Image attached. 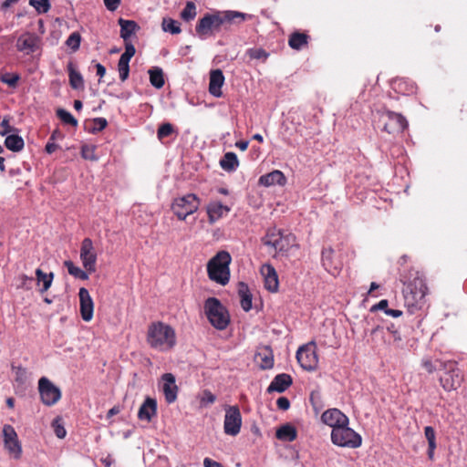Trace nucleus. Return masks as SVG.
I'll return each instance as SVG.
<instances>
[{"label": "nucleus", "mask_w": 467, "mask_h": 467, "mask_svg": "<svg viewBox=\"0 0 467 467\" xmlns=\"http://www.w3.org/2000/svg\"><path fill=\"white\" fill-rule=\"evenodd\" d=\"M147 341L153 348L168 350L175 345L174 330L161 322L153 323L149 327Z\"/></svg>", "instance_id": "nucleus-1"}, {"label": "nucleus", "mask_w": 467, "mask_h": 467, "mask_svg": "<svg viewBox=\"0 0 467 467\" xmlns=\"http://www.w3.org/2000/svg\"><path fill=\"white\" fill-rule=\"evenodd\" d=\"M231 260L228 252H219L207 265L209 278L222 285H226L230 278L229 265Z\"/></svg>", "instance_id": "nucleus-2"}, {"label": "nucleus", "mask_w": 467, "mask_h": 467, "mask_svg": "<svg viewBox=\"0 0 467 467\" xmlns=\"http://www.w3.org/2000/svg\"><path fill=\"white\" fill-rule=\"evenodd\" d=\"M204 312L210 323L217 329H224L229 323V316L215 297H209L204 304Z\"/></svg>", "instance_id": "nucleus-3"}, {"label": "nucleus", "mask_w": 467, "mask_h": 467, "mask_svg": "<svg viewBox=\"0 0 467 467\" xmlns=\"http://www.w3.org/2000/svg\"><path fill=\"white\" fill-rule=\"evenodd\" d=\"M296 237L291 234H285L281 230L271 229L263 238L265 245L272 247L275 252H286L295 245Z\"/></svg>", "instance_id": "nucleus-4"}, {"label": "nucleus", "mask_w": 467, "mask_h": 467, "mask_svg": "<svg viewBox=\"0 0 467 467\" xmlns=\"http://www.w3.org/2000/svg\"><path fill=\"white\" fill-rule=\"evenodd\" d=\"M426 293V284L423 278L420 276H416L412 281H410L403 290L405 302L409 306L420 307Z\"/></svg>", "instance_id": "nucleus-5"}, {"label": "nucleus", "mask_w": 467, "mask_h": 467, "mask_svg": "<svg viewBox=\"0 0 467 467\" xmlns=\"http://www.w3.org/2000/svg\"><path fill=\"white\" fill-rule=\"evenodd\" d=\"M331 441L340 447L358 448L361 445V437L348 424H343L331 431Z\"/></svg>", "instance_id": "nucleus-6"}, {"label": "nucleus", "mask_w": 467, "mask_h": 467, "mask_svg": "<svg viewBox=\"0 0 467 467\" xmlns=\"http://www.w3.org/2000/svg\"><path fill=\"white\" fill-rule=\"evenodd\" d=\"M199 201L194 194H187L173 201L171 210L180 220H185L198 210Z\"/></svg>", "instance_id": "nucleus-7"}, {"label": "nucleus", "mask_w": 467, "mask_h": 467, "mask_svg": "<svg viewBox=\"0 0 467 467\" xmlns=\"http://www.w3.org/2000/svg\"><path fill=\"white\" fill-rule=\"evenodd\" d=\"M200 38L205 39L213 32L222 30L218 10L205 14L198 22L195 27Z\"/></svg>", "instance_id": "nucleus-8"}, {"label": "nucleus", "mask_w": 467, "mask_h": 467, "mask_svg": "<svg viewBox=\"0 0 467 467\" xmlns=\"http://www.w3.org/2000/svg\"><path fill=\"white\" fill-rule=\"evenodd\" d=\"M38 391L42 402L47 406H53L61 398L59 388L55 386L47 378L42 377L38 381Z\"/></svg>", "instance_id": "nucleus-9"}, {"label": "nucleus", "mask_w": 467, "mask_h": 467, "mask_svg": "<svg viewBox=\"0 0 467 467\" xmlns=\"http://www.w3.org/2000/svg\"><path fill=\"white\" fill-rule=\"evenodd\" d=\"M296 359L304 369L308 371L316 369L318 358L316 352L315 342H310L300 347L296 352Z\"/></svg>", "instance_id": "nucleus-10"}, {"label": "nucleus", "mask_w": 467, "mask_h": 467, "mask_svg": "<svg viewBox=\"0 0 467 467\" xmlns=\"http://www.w3.org/2000/svg\"><path fill=\"white\" fill-rule=\"evenodd\" d=\"M242 416L237 406L225 407L223 430L227 435L236 436L241 430Z\"/></svg>", "instance_id": "nucleus-11"}, {"label": "nucleus", "mask_w": 467, "mask_h": 467, "mask_svg": "<svg viewBox=\"0 0 467 467\" xmlns=\"http://www.w3.org/2000/svg\"><path fill=\"white\" fill-rule=\"evenodd\" d=\"M381 120L383 121V130L389 134H399L408 127L406 119L401 114L393 111L384 113L381 116Z\"/></svg>", "instance_id": "nucleus-12"}, {"label": "nucleus", "mask_w": 467, "mask_h": 467, "mask_svg": "<svg viewBox=\"0 0 467 467\" xmlns=\"http://www.w3.org/2000/svg\"><path fill=\"white\" fill-rule=\"evenodd\" d=\"M445 371L440 376V381L445 390L456 389L461 386L462 376L455 364L449 362L444 365Z\"/></svg>", "instance_id": "nucleus-13"}, {"label": "nucleus", "mask_w": 467, "mask_h": 467, "mask_svg": "<svg viewBox=\"0 0 467 467\" xmlns=\"http://www.w3.org/2000/svg\"><path fill=\"white\" fill-rule=\"evenodd\" d=\"M3 437L5 448L7 450L10 456L15 459H19L22 454V449L17 439V434L11 425L6 424L4 426Z\"/></svg>", "instance_id": "nucleus-14"}, {"label": "nucleus", "mask_w": 467, "mask_h": 467, "mask_svg": "<svg viewBox=\"0 0 467 467\" xmlns=\"http://www.w3.org/2000/svg\"><path fill=\"white\" fill-rule=\"evenodd\" d=\"M80 259L87 272L93 273L96 270L97 254L91 239L85 238L80 248Z\"/></svg>", "instance_id": "nucleus-15"}, {"label": "nucleus", "mask_w": 467, "mask_h": 467, "mask_svg": "<svg viewBox=\"0 0 467 467\" xmlns=\"http://www.w3.org/2000/svg\"><path fill=\"white\" fill-rule=\"evenodd\" d=\"M218 13L221 21V27L224 30H230L233 26H239L250 17L248 14L234 10H218Z\"/></svg>", "instance_id": "nucleus-16"}, {"label": "nucleus", "mask_w": 467, "mask_h": 467, "mask_svg": "<svg viewBox=\"0 0 467 467\" xmlns=\"http://www.w3.org/2000/svg\"><path fill=\"white\" fill-rule=\"evenodd\" d=\"M161 389L168 403H172L176 400L178 387L173 374L165 373L161 376Z\"/></svg>", "instance_id": "nucleus-17"}, {"label": "nucleus", "mask_w": 467, "mask_h": 467, "mask_svg": "<svg viewBox=\"0 0 467 467\" xmlns=\"http://www.w3.org/2000/svg\"><path fill=\"white\" fill-rule=\"evenodd\" d=\"M321 420L323 423L330 426L332 430L348 423V417L337 409H330L324 411L321 415Z\"/></svg>", "instance_id": "nucleus-18"}, {"label": "nucleus", "mask_w": 467, "mask_h": 467, "mask_svg": "<svg viewBox=\"0 0 467 467\" xmlns=\"http://www.w3.org/2000/svg\"><path fill=\"white\" fill-rule=\"evenodd\" d=\"M80 314L85 321H90L93 317L94 304L88 289L82 287L78 292Z\"/></svg>", "instance_id": "nucleus-19"}, {"label": "nucleus", "mask_w": 467, "mask_h": 467, "mask_svg": "<svg viewBox=\"0 0 467 467\" xmlns=\"http://www.w3.org/2000/svg\"><path fill=\"white\" fill-rule=\"evenodd\" d=\"M261 275L265 280V286L270 292H276L279 285L275 269L271 265H264L261 267Z\"/></svg>", "instance_id": "nucleus-20"}, {"label": "nucleus", "mask_w": 467, "mask_h": 467, "mask_svg": "<svg viewBox=\"0 0 467 467\" xmlns=\"http://www.w3.org/2000/svg\"><path fill=\"white\" fill-rule=\"evenodd\" d=\"M322 264L325 269L333 275H337L342 266L341 262L334 258V250L331 247L323 249Z\"/></svg>", "instance_id": "nucleus-21"}, {"label": "nucleus", "mask_w": 467, "mask_h": 467, "mask_svg": "<svg viewBox=\"0 0 467 467\" xmlns=\"http://www.w3.org/2000/svg\"><path fill=\"white\" fill-rule=\"evenodd\" d=\"M224 83V76L221 69H214L210 72L209 92L216 97L222 96V87Z\"/></svg>", "instance_id": "nucleus-22"}, {"label": "nucleus", "mask_w": 467, "mask_h": 467, "mask_svg": "<svg viewBox=\"0 0 467 467\" xmlns=\"http://www.w3.org/2000/svg\"><path fill=\"white\" fill-rule=\"evenodd\" d=\"M291 384L292 378L290 375L285 373L278 374L274 378L273 381L268 386L267 392H284Z\"/></svg>", "instance_id": "nucleus-23"}, {"label": "nucleus", "mask_w": 467, "mask_h": 467, "mask_svg": "<svg viewBox=\"0 0 467 467\" xmlns=\"http://www.w3.org/2000/svg\"><path fill=\"white\" fill-rule=\"evenodd\" d=\"M54 279L52 272L46 273L41 269L36 270V286L40 294L45 293L51 286Z\"/></svg>", "instance_id": "nucleus-24"}, {"label": "nucleus", "mask_w": 467, "mask_h": 467, "mask_svg": "<svg viewBox=\"0 0 467 467\" xmlns=\"http://www.w3.org/2000/svg\"><path fill=\"white\" fill-rule=\"evenodd\" d=\"M156 400L151 398H147L139 410L138 417L140 420L150 421L156 414Z\"/></svg>", "instance_id": "nucleus-25"}, {"label": "nucleus", "mask_w": 467, "mask_h": 467, "mask_svg": "<svg viewBox=\"0 0 467 467\" xmlns=\"http://www.w3.org/2000/svg\"><path fill=\"white\" fill-rule=\"evenodd\" d=\"M259 183L266 187L275 184L284 185L285 183V177L282 171L275 170L267 174L262 175L259 178Z\"/></svg>", "instance_id": "nucleus-26"}, {"label": "nucleus", "mask_w": 467, "mask_h": 467, "mask_svg": "<svg viewBox=\"0 0 467 467\" xmlns=\"http://www.w3.org/2000/svg\"><path fill=\"white\" fill-rule=\"evenodd\" d=\"M230 208L219 202H212L207 206V213L211 223H214L223 216L226 215Z\"/></svg>", "instance_id": "nucleus-27"}, {"label": "nucleus", "mask_w": 467, "mask_h": 467, "mask_svg": "<svg viewBox=\"0 0 467 467\" xmlns=\"http://www.w3.org/2000/svg\"><path fill=\"white\" fill-rule=\"evenodd\" d=\"M119 25L120 26V36L123 38L125 44H127V42H130V36L140 28L135 21L125 20L123 18L119 19Z\"/></svg>", "instance_id": "nucleus-28"}, {"label": "nucleus", "mask_w": 467, "mask_h": 467, "mask_svg": "<svg viewBox=\"0 0 467 467\" xmlns=\"http://www.w3.org/2000/svg\"><path fill=\"white\" fill-rule=\"evenodd\" d=\"M220 165L226 171H234L239 165L236 154L234 152H226L221 159Z\"/></svg>", "instance_id": "nucleus-29"}, {"label": "nucleus", "mask_w": 467, "mask_h": 467, "mask_svg": "<svg viewBox=\"0 0 467 467\" xmlns=\"http://www.w3.org/2000/svg\"><path fill=\"white\" fill-rule=\"evenodd\" d=\"M276 438L284 441H293L296 439V430L289 424L283 425L276 431Z\"/></svg>", "instance_id": "nucleus-30"}, {"label": "nucleus", "mask_w": 467, "mask_h": 467, "mask_svg": "<svg viewBox=\"0 0 467 467\" xmlns=\"http://www.w3.org/2000/svg\"><path fill=\"white\" fill-rule=\"evenodd\" d=\"M238 294L241 297V306L244 311H249L252 308V296L249 293L248 286L240 283L238 287Z\"/></svg>", "instance_id": "nucleus-31"}, {"label": "nucleus", "mask_w": 467, "mask_h": 467, "mask_svg": "<svg viewBox=\"0 0 467 467\" xmlns=\"http://www.w3.org/2000/svg\"><path fill=\"white\" fill-rule=\"evenodd\" d=\"M307 35L300 32H295L290 36L288 44L291 48L300 50L304 46L307 44Z\"/></svg>", "instance_id": "nucleus-32"}, {"label": "nucleus", "mask_w": 467, "mask_h": 467, "mask_svg": "<svg viewBox=\"0 0 467 467\" xmlns=\"http://www.w3.org/2000/svg\"><path fill=\"white\" fill-rule=\"evenodd\" d=\"M69 75V84L72 88L79 89L84 88V80L79 72H78L71 63L67 66Z\"/></svg>", "instance_id": "nucleus-33"}, {"label": "nucleus", "mask_w": 467, "mask_h": 467, "mask_svg": "<svg viewBox=\"0 0 467 467\" xmlns=\"http://www.w3.org/2000/svg\"><path fill=\"white\" fill-rule=\"evenodd\" d=\"M150 75V84L156 88H161L164 85L163 71L161 67H154L148 71Z\"/></svg>", "instance_id": "nucleus-34"}, {"label": "nucleus", "mask_w": 467, "mask_h": 467, "mask_svg": "<svg viewBox=\"0 0 467 467\" xmlns=\"http://www.w3.org/2000/svg\"><path fill=\"white\" fill-rule=\"evenodd\" d=\"M5 145L12 151H19L24 147V140L18 135H8L5 138Z\"/></svg>", "instance_id": "nucleus-35"}, {"label": "nucleus", "mask_w": 467, "mask_h": 467, "mask_svg": "<svg viewBox=\"0 0 467 467\" xmlns=\"http://www.w3.org/2000/svg\"><path fill=\"white\" fill-rule=\"evenodd\" d=\"M64 265L67 267L69 275H73L74 277L81 280H87L88 278L87 272L74 265V264L71 261H65Z\"/></svg>", "instance_id": "nucleus-36"}, {"label": "nucleus", "mask_w": 467, "mask_h": 467, "mask_svg": "<svg viewBox=\"0 0 467 467\" xmlns=\"http://www.w3.org/2000/svg\"><path fill=\"white\" fill-rule=\"evenodd\" d=\"M162 30L172 35L181 33V27L178 21L171 18H163L161 23Z\"/></svg>", "instance_id": "nucleus-37"}, {"label": "nucleus", "mask_w": 467, "mask_h": 467, "mask_svg": "<svg viewBox=\"0 0 467 467\" xmlns=\"http://www.w3.org/2000/svg\"><path fill=\"white\" fill-rule=\"evenodd\" d=\"M196 5L193 2H187L185 7L181 13V17L184 21H191L196 16Z\"/></svg>", "instance_id": "nucleus-38"}, {"label": "nucleus", "mask_w": 467, "mask_h": 467, "mask_svg": "<svg viewBox=\"0 0 467 467\" xmlns=\"http://www.w3.org/2000/svg\"><path fill=\"white\" fill-rule=\"evenodd\" d=\"M57 116L65 124L72 125L74 127L78 125V120L72 116L70 112L64 109H57Z\"/></svg>", "instance_id": "nucleus-39"}, {"label": "nucleus", "mask_w": 467, "mask_h": 467, "mask_svg": "<svg viewBox=\"0 0 467 467\" xmlns=\"http://www.w3.org/2000/svg\"><path fill=\"white\" fill-rule=\"evenodd\" d=\"M246 54L250 58L261 60L263 62H265L269 57V54L263 48H249L247 49Z\"/></svg>", "instance_id": "nucleus-40"}, {"label": "nucleus", "mask_w": 467, "mask_h": 467, "mask_svg": "<svg viewBox=\"0 0 467 467\" xmlns=\"http://www.w3.org/2000/svg\"><path fill=\"white\" fill-rule=\"evenodd\" d=\"M257 357L261 359L260 367L263 369L271 368L274 365V358L270 351L267 349L265 353H258Z\"/></svg>", "instance_id": "nucleus-41"}, {"label": "nucleus", "mask_w": 467, "mask_h": 467, "mask_svg": "<svg viewBox=\"0 0 467 467\" xmlns=\"http://www.w3.org/2000/svg\"><path fill=\"white\" fill-rule=\"evenodd\" d=\"M31 6H33L38 14L47 13L50 9L49 0H31Z\"/></svg>", "instance_id": "nucleus-42"}, {"label": "nucleus", "mask_w": 467, "mask_h": 467, "mask_svg": "<svg viewBox=\"0 0 467 467\" xmlns=\"http://www.w3.org/2000/svg\"><path fill=\"white\" fill-rule=\"evenodd\" d=\"M52 428H53L54 432L57 438H59V439L65 438L67 431L64 428L61 418L57 417L56 419L53 420Z\"/></svg>", "instance_id": "nucleus-43"}, {"label": "nucleus", "mask_w": 467, "mask_h": 467, "mask_svg": "<svg viewBox=\"0 0 467 467\" xmlns=\"http://www.w3.org/2000/svg\"><path fill=\"white\" fill-rule=\"evenodd\" d=\"M130 62L119 59L118 63V69L119 73V78L121 81H125L130 73Z\"/></svg>", "instance_id": "nucleus-44"}, {"label": "nucleus", "mask_w": 467, "mask_h": 467, "mask_svg": "<svg viewBox=\"0 0 467 467\" xmlns=\"http://www.w3.org/2000/svg\"><path fill=\"white\" fill-rule=\"evenodd\" d=\"M81 36L79 33L73 32L67 39L66 44L68 47L73 50H77L79 47Z\"/></svg>", "instance_id": "nucleus-45"}, {"label": "nucleus", "mask_w": 467, "mask_h": 467, "mask_svg": "<svg viewBox=\"0 0 467 467\" xmlns=\"http://www.w3.org/2000/svg\"><path fill=\"white\" fill-rule=\"evenodd\" d=\"M13 369L16 371V388L18 389L21 384H23L26 379V371L25 368H22L20 367H12Z\"/></svg>", "instance_id": "nucleus-46"}, {"label": "nucleus", "mask_w": 467, "mask_h": 467, "mask_svg": "<svg viewBox=\"0 0 467 467\" xmlns=\"http://www.w3.org/2000/svg\"><path fill=\"white\" fill-rule=\"evenodd\" d=\"M173 132V127L170 123H163L158 130V138L162 140L165 137L170 136Z\"/></svg>", "instance_id": "nucleus-47"}, {"label": "nucleus", "mask_w": 467, "mask_h": 467, "mask_svg": "<svg viewBox=\"0 0 467 467\" xmlns=\"http://www.w3.org/2000/svg\"><path fill=\"white\" fill-rule=\"evenodd\" d=\"M136 49L131 42L125 44V52L120 56L119 59L130 62L131 57L135 55Z\"/></svg>", "instance_id": "nucleus-48"}, {"label": "nucleus", "mask_w": 467, "mask_h": 467, "mask_svg": "<svg viewBox=\"0 0 467 467\" xmlns=\"http://www.w3.org/2000/svg\"><path fill=\"white\" fill-rule=\"evenodd\" d=\"M424 434L428 441V444L431 449L436 448V441H435V431L432 427L427 426L424 429Z\"/></svg>", "instance_id": "nucleus-49"}, {"label": "nucleus", "mask_w": 467, "mask_h": 467, "mask_svg": "<svg viewBox=\"0 0 467 467\" xmlns=\"http://www.w3.org/2000/svg\"><path fill=\"white\" fill-rule=\"evenodd\" d=\"M108 122L104 118H96L93 119V127L91 128L92 132H98L104 130Z\"/></svg>", "instance_id": "nucleus-50"}, {"label": "nucleus", "mask_w": 467, "mask_h": 467, "mask_svg": "<svg viewBox=\"0 0 467 467\" xmlns=\"http://www.w3.org/2000/svg\"><path fill=\"white\" fill-rule=\"evenodd\" d=\"M16 47L19 50H26L29 47V35H22L16 42Z\"/></svg>", "instance_id": "nucleus-51"}, {"label": "nucleus", "mask_w": 467, "mask_h": 467, "mask_svg": "<svg viewBox=\"0 0 467 467\" xmlns=\"http://www.w3.org/2000/svg\"><path fill=\"white\" fill-rule=\"evenodd\" d=\"M1 80L10 87H15L18 81V77L16 75L5 74L2 76Z\"/></svg>", "instance_id": "nucleus-52"}, {"label": "nucleus", "mask_w": 467, "mask_h": 467, "mask_svg": "<svg viewBox=\"0 0 467 467\" xmlns=\"http://www.w3.org/2000/svg\"><path fill=\"white\" fill-rule=\"evenodd\" d=\"M216 397L209 390H204L201 399L202 404H213Z\"/></svg>", "instance_id": "nucleus-53"}, {"label": "nucleus", "mask_w": 467, "mask_h": 467, "mask_svg": "<svg viewBox=\"0 0 467 467\" xmlns=\"http://www.w3.org/2000/svg\"><path fill=\"white\" fill-rule=\"evenodd\" d=\"M276 404H277L278 409H280L282 410H286L290 407V401L285 397L278 398L276 400Z\"/></svg>", "instance_id": "nucleus-54"}, {"label": "nucleus", "mask_w": 467, "mask_h": 467, "mask_svg": "<svg viewBox=\"0 0 467 467\" xmlns=\"http://www.w3.org/2000/svg\"><path fill=\"white\" fill-rule=\"evenodd\" d=\"M12 130L11 126L9 125V119L5 118L0 123V134L5 135Z\"/></svg>", "instance_id": "nucleus-55"}, {"label": "nucleus", "mask_w": 467, "mask_h": 467, "mask_svg": "<svg viewBox=\"0 0 467 467\" xmlns=\"http://www.w3.org/2000/svg\"><path fill=\"white\" fill-rule=\"evenodd\" d=\"M119 3L120 0H104L106 7L109 11H115L119 7Z\"/></svg>", "instance_id": "nucleus-56"}, {"label": "nucleus", "mask_w": 467, "mask_h": 467, "mask_svg": "<svg viewBox=\"0 0 467 467\" xmlns=\"http://www.w3.org/2000/svg\"><path fill=\"white\" fill-rule=\"evenodd\" d=\"M388 300L382 299L377 305L373 306L371 310L380 309L385 310L388 309Z\"/></svg>", "instance_id": "nucleus-57"}, {"label": "nucleus", "mask_w": 467, "mask_h": 467, "mask_svg": "<svg viewBox=\"0 0 467 467\" xmlns=\"http://www.w3.org/2000/svg\"><path fill=\"white\" fill-rule=\"evenodd\" d=\"M204 467H223L221 463L211 460L210 458H205L203 460Z\"/></svg>", "instance_id": "nucleus-58"}, {"label": "nucleus", "mask_w": 467, "mask_h": 467, "mask_svg": "<svg viewBox=\"0 0 467 467\" xmlns=\"http://www.w3.org/2000/svg\"><path fill=\"white\" fill-rule=\"evenodd\" d=\"M422 366L429 373H431L433 370L436 369V366L433 365L431 360H424L422 362Z\"/></svg>", "instance_id": "nucleus-59"}, {"label": "nucleus", "mask_w": 467, "mask_h": 467, "mask_svg": "<svg viewBox=\"0 0 467 467\" xmlns=\"http://www.w3.org/2000/svg\"><path fill=\"white\" fill-rule=\"evenodd\" d=\"M386 314L393 317H399L402 315V311L398 309H386Z\"/></svg>", "instance_id": "nucleus-60"}, {"label": "nucleus", "mask_w": 467, "mask_h": 467, "mask_svg": "<svg viewBox=\"0 0 467 467\" xmlns=\"http://www.w3.org/2000/svg\"><path fill=\"white\" fill-rule=\"evenodd\" d=\"M97 75L100 78L104 77L106 74V68L103 65L98 63L96 64Z\"/></svg>", "instance_id": "nucleus-61"}, {"label": "nucleus", "mask_w": 467, "mask_h": 467, "mask_svg": "<svg viewBox=\"0 0 467 467\" xmlns=\"http://www.w3.org/2000/svg\"><path fill=\"white\" fill-rule=\"evenodd\" d=\"M57 149V145L53 143V142H47V144L46 145V151L47 153H53Z\"/></svg>", "instance_id": "nucleus-62"}, {"label": "nucleus", "mask_w": 467, "mask_h": 467, "mask_svg": "<svg viewBox=\"0 0 467 467\" xmlns=\"http://www.w3.org/2000/svg\"><path fill=\"white\" fill-rule=\"evenodd\" d=\"M249 142L247 140H241L236 142V147L241 150H245L248 147Z\"/></svg>", "instance_id": "nucleus-63"}, {"label": "nucleus", "mask_w": 467, "mask_h": 467, "mask_svg": "<svg viewBox=\"0 0 467 467\" xmlns=\"http://www.w3.org/2000/svg\"><path fill=\"white\" fill-rule=\"evenodd\" d=\"M38 50V45L36 40L31 38V54Z\"/></svg>", "instance_id": "nucleus-64"}]
</instances>
